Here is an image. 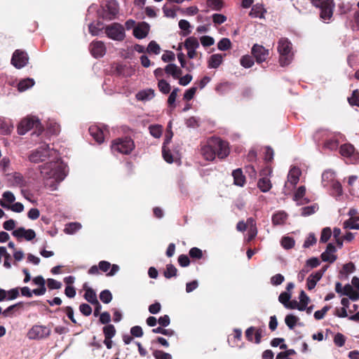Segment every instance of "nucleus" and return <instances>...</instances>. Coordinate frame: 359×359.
<instances>
[{
    "instance_id": "nucleus-1",
    "label": "nucleus",
    "mask_w": 359,
    "mask_h": 359,
    "mask_svg": "<svg viewBox=\"0 0 359 359\" xmlns=\"http://www.w3.org/2000/svg\"><path fill=\"white\" fill-rule=\"evenodd\" d=\"M28 160L32 163H39L49 160L48 162L39 166L41 175L46 180V186L51 191L56 190L58 184L67 176V166L59 158L57 150L49 144L42 143L36 149L32 150L28 155Z\"/></svg>"
},
{
    "instance_id": "nucleus-2",
    "label": "nucleus",
    "mask_w": 359,
    "mask_h": 359,
    "mask_svg": "<svg viewBox=\"0 0 359 359\" xmlns=\"http://www.w3.org/2000/svg\"><path fill=\"white\" fill-rule=\"evenodd\" d=\"M201 154L207 161H212L216 155L220 158L226 157L229 154L228 143L219 137H212L203 144Z\"/></svg>"
},
{
    "instance_id": "nucleus-3",
    "label": "nucleus",
    "mask_w": 359,
    "mask_h": 359,
    "mask_svg": "<svg viewBox=\"0 0 359 359\" xmlns=\"http://www.w3.org/2000/svg\"><path fill=\"white\" fill-rule=\"evenodd\" d=\"M134 148V142L129 137L118 138L111 145V149L114 154L116 152L122 154H128Z\"/></svg>"
},
{
    "instance_id": "nucleus-4",
    "label": "nucleus",
    "mask_w": 359,
    "mask_h": 359,
    "mask_svg": "<svg viewBox=\"0 0 359 359\" xmlns=\"http://www.w3.org/2000/svg\"><path fill=\"white\" fill-rule=\"evenodd\" d=\"M292 44L285 38H282L278 41V50L280 53V63L281 66H286L290 64L292 58L291 53Z\"/></svg>"
},
{
    "instance_id": "nucleus-5",
    "label": "nucleus",
    "mask_w": 359,
    "mask_h": 359,
    "mask_svg": "<svg viewBox=\"0 0 359 359\" xmlns=\"http://www.w3.org/2000/svg\"><path fill=\"white\" fill-rule=\"evenodd\" d=\"M104 33L108 38L116 41H122L126 38L124 27L118 22H113L104 27Z\"/></svg>"
},
{
    "instance_id": "nucleus-6",
    "label": "nucleus",
    "mask_w": 359,
    "mask_h": 359,
    "mask_svg": "<svg viewBox=\"0 0 359 359\" xmlns=\"http://www.w3.org/2000/svg\"><path fill=\"white\" fill-rule=\"evenodd\" d=\"M50 329L45 325H35L27 332V337L32 340H40L49 337Z\"/></svg>"
},
{
    "instance_id": "nucleus-7",
    "label": "nucleus",
    "mask_w": 359,
    "mask_h": 359,
    "mask_svg": "<svg viewBox=\"0 0 359 359\" xmlns=\"http://www.w3.org/2000/svg\"><path fill=\"white\" fill-rule=\"evenodd\" d=\"M40 122L35 117H26L23 118L18 126V133L20 135L26 134L32 128H36L40 130Z\"/></svg>"
},
{
    "instance_id": "nucleus-8",
    "label": "nucleus",
    "mask_w": 359,
    "mask_h": 359,
    "mask_svg": "<svg viewBox=\"0 0 359 359\" xmlns=\"http://www.w3.org/2000/svg\"><path fill=\"white\" fill-rule=\"evenodd\" d=\"M29 57L25 51L16 50L12 56L11 64L18 69L24 67L28 62Z\"/></svg>"
},
{
    "instance_id": "nucleus-9",
    "label": "nucleus",
    "mask_w": 359,
    "mask_h": 359,
    "mask_svg": "<svg viewBox=\"0 0 359 359\" xmlns=\"http://www.w3.org/2000/svg\"><path fill=\"white\" fill-rule=\"evenodd\" d=\"M12 235L20 241L22 239L30 241L36 237V233L33 229H26L24 227H19L13 230Z\"/></svg>"
},
{
    "instance_id": "nucleus-10",
    "label": "nucleus",
    "mask_w": 359,
    "mask_h": 359,
    "mask_svg": "<svg viewBox=\"0 0 359 359\" xmlns=\"http://www.w3.org/2000/svg\"><path fill=\"white\" fill-rule=\"evenodd\" d=\"M340 153L344 157L349 158L351 163H355L359 158L358 154L355 151L354 147L350 144L341 145Z\"/></svg>"
},
{
    "instance_id": "nucleus-11",
    "label": "nucleus",
    "mask_w": 359,
    "mask_h": 359,
    "mask_svg": "<svg viewBox=\"0 0 359 359\" xmlns=\"http://www.w3.org/2000/svg\"><path fill=\"white\" fill-rule=\"evenodd\" d=\"M92 55L95 58L102 57L106 53V46L101 41H94L89 46Z\"/></svg>"
},
{
    "instance_id": "nucleus-12",
    "label": "nucleus",
    "mask_w": 359,
    "mask_h": 359,
    "mask_svg": "<svg viewBox=\"0 0 359 359\" xmlns=\"http://www.w3.org/2000/svg\"><path fill=\"white\" fill-rule=\"evenodd\" d=\"M334 7L333 0H327L324 5L318 7L320 8V17L323 21L327 22L331 19Z\"/></svg>"
},
{
    "instance_id": "nucleus-13",
    "label": "nucleus",
    "mask_w": 359,
    "mask_h": 359,
    "mask_svg": "<svg viewBox=\"0 0 359 359\" xmlns=\"http://www.w3.org/2000/svg\"><path fill=\"white\" fill-rule=\"evenodd\" d=\"M252 54L256 59L257 62L261 63L267 59L269 52L264 46L255 44L252 48Z\"/></svg>"
},
{
    "instance_id": "nucleus-14",
    "label": "nucleus",
    "mask_w": 359,
    "mask_h": 359,
    "mask_svg": "<svg viewBox=\"0 0 359 359\" xmlns=\"http://www.w3.org/2000/svg\"><path fill=\"white\" fill-rule=\"evenodd\" d=\"M172 135H173L172 132L170 130H168L166 136H165V139L164 140L163 147H162L163 157L164 160L169 163H171L174 161V158H173L172 155L171 154L170 150L167 149V144H168L170 142Z\"/></svg>"
},
{
    "instance_id": "nucleus-15",
    "label": "nucleus",
    "mask_w": 359,
    "mask_h": 359,
    "mask_svg": "<svg viewBox=\"0 0 359 359\" xmlns=\"http://www.w3.org/2000/svg\"><path fill=\"white\" fill-rule=\"evenodd\" d=\"M8 183L11 187H25L27 185V182L23 175L20 172H13L9 175Z\"/></svg>"
},
{
    "instance_id": "nucleus-16",
    "label": "nucleus",
    "mask_w": 359,
    "mask_h": 359,
    "mask_svg": "<svg viewBox=\"0 0 359 359\" xmlns=\"http://www.w3.org/2000/svg\"><path fill=\"white\" fill-rule=\"evenodd\" d=\"M149 25L145 22H142L139 23L134 29H133V35L135 38L138 39H142L149 34Z\"/></svg>"
},
{
    "instance_id": "nucleus-17",
    "label": "nucleus",
    "mask_w": 359,
    "mask_h": 359,
    "mask_svg": "<svg viewBox=\"0 0 359 359\" xmlns=\"http://www.w3.org/2000/svg\"><path fill=\"white\" fill-rule=\"evenodd\" d=\"M336 248L332 243H329L327 245L326 250L321 254V259L323 262L333 263L337 259V256L334 255Z\"/></svg>"
},
{
    "instance_id": "nucleus-18",
    "label": "nucleus",
    "mask_w": 359,
    "mask_h": 359,
    "mask_svg": "<svg viewBox=\"0 0 359 359\" xmlns=\"http://www.w3.org/2000/svg\"><path fill=\"white\" fill-rule=\"evenodd\" d=\"M118 13V4L115 0H110L106 4V18L114 19Z\"/></svg>"
},
{
    "instance_id": "nucleus-19",
    "label": "nucleus",
    "mask_w": 359,
    "mask_h": 359,
    "mask_svg": "<svg viewBox=\"0 0 359 359\" xmlns=\"http://www.w3.org/2000/svg\"><path fill=\"white\" fill-rule=\"evenodd\" d=\"M300 175V169L296 166L292 167L289 171L287 175V182L285 185L289 183L292 187H294L299 182Z\"/></svg>"
},
{
    "instance_id": "nucleus-20",
    "label": "nucleus",
    "mask_w": 359,
    "mask_h": 359,
    "mask_svg": "<svg viewBox=\"0 0 359 359\" xmlns=\"http://www.w3.org/2000/svg\"><path fill=\"white\" fill-rule=\"evenodd\" d=\"M327 267L323 270L316 271L309 276L307 278V287L309 290H312L316 287L317 282L321 279Z\"/></svg>"
},
{
    "instance_id": "nucleus-21",
    "label": "nucleus",
    "mask_w": 359,
    "mask_h": 359,
    "mask_svg": "<svg viewBox=\"0 0 359 359\" xmlns=\"http://www.w3.org/2000/svg\"><path fill=\"white\" fill-rule=\"evenodd\" d=\"M15 201L14 194L10 191H6L3 193L2 199L0 201V205L4 208H10V204Z\"/></svg>"
},
{
    "instance_id": "nucleus-22",
    "label": "nucleus",
    "mask_w": 359,
    "mask_h": 359,
    "mask_svg": "<svg viewBox=\"0 0 359 359\" xmlns=\"http://www.w3.org/2000/svg\"><path fill=\"white\" fill-rule=\"evenodd\" d=\"M335 180V172L332 170H325L322 175V184L324 187L332 185Z\"/></svg>"
},
{
    "instance_id": "nucleus-23",
    "label": "nucleus",
    "mask_w": 359,
    "mask_h": 359,
    "mask_svg": "<svg viewBox=\"0 0 359 359\" xmlns=\"http://www.w3.org/2000/svg\"><path fill=\"white\" fill-rule=\"evenodd\" d=\"M306 193V188L304 186H301L298 188L294 196V200L297 202V205L308 203L309 199L304 198Z\"/></svg>"
},
{
    "instance_id": "nucleus-24",
    "label": "nucleus",
    "mask_w": 359,
    "mask_h": 359,
    "mask_svg": "<svg viewBox=\"0 0 359 359\" xmlns=\"http://www.w3.org/2000/svg\"><path fill=\"white\" fill-rule=\"evenodd\" d=\"M89 133L94 140L99 144L104 141V132L99 127L92 126L89 128Z\"/></svg>"
},
{
    "instance_id": "nucleus-25",
    "label": "nucleus",
    "mask_w": 359,
    "mask_h": 359,
    "mask_svg": "<svg viewBox=\"0 0 359 359\" xmlns=\"http://www.w3.org/2000/svg\"><path fill=\"white\" fill-rule=\"evenodd\" d=\"M83 289L85 290V299L92 304H98V300L95 291L92 288L88 287L87 283L83 285Z\"/></svg>"
},
{
    "instance_id": "nucleus-26",
    "label": "nucleus",
    "mask_w": 359,
    "mask_h": 359,
    "mask_svg": "<svg viewBox=\"0 0 359 359\" xmlns=\"http://www.w3.org/2000/svg\"><path fill=\"white\" fill-rule=\"evenodd\" d=\"M164 71L167 74L171 75L175 79H179L182 74L181 69L175 64L168 65L165 67Z\"/></svg>"
},
{
    "instance_id": "nucleus-27",
    "label": "nucleus",
    "mask_w": 359,
    "mask_h": 359,
    "mask_svg": "<svg viewBox=\"0 0 359 359\" xmlns=\"http://www.w3.org/2000/svg\"><path fill=\"white\" fill-rule=\"evenodd\" d=\"M265 13L266 10L264 9L263 5L261 4H256L252 7L249 15L252 18H264Z\"/></svg>"
},
{
    "instance_id": "nucleus-28",
    "label": "nucleus",
    "mask_w": 359,
    "mask_h": 359,
    "mask_svg": "<svg viewBox=\"0 0 359 359\" xmlns=\"http://www.w3.org/2000/svg\"><path fill=\"white\" fill-rule=\"evenodd\" d=\"M13 128V124L10 120H6L5 118L0 117V133L8 134Z\"/></svg>"
},
{
    "instance_id": "nucleus-29",
    "label": "nucleus",
    "mask_w": 359,
    "mask_h": 359,
    "mask_svg": "<svg viewBox=\"0 0 359 359\" xmlns=\"http://www.w3.org/2000/svg\"><path fill=\"white\" fill-rule=\"evenodd\" d=\"M223 62V55L221 54H213L208 60V67L217 69Z\"/></svg>"
},
{
    "instance_id": "nucleus-30",
    "label": "nucleus",
    "mask_w": 359,
    "mask_h": 359,
    "mask_svg": "<svg viewBox=\"0 0 359 359\" xmlns=\"http://www.w3.org/2000/svg\"><path fill=\"white\" fill-rule=\"evenodd\" d=\"M287 219V213L284 211H279L273 215L272 223L273 225H282L285 224Z\"/></svg>"
},
{
    "instance_id": "nucleus-31",
    "label": "nucleus",
    "mask_w": 359,
    "mask_h": 359,
    "mask_svg": "<svg viewBox=\"0 0 359 359\" xmlns=\"http://www.w3.org/2000/svg\"><path fill=\"white\" fill-rule=\"evenodd\" d=\"M155 95L154 90L152 89H146L138 92L136 98L141 101H148L151 100Z\"/></svg>"
},
{
    "instance_id": "nucleus-32",
    "label": "nucleus",
    "mask_w": 359,
    "mask_h": 359,
    "mask_svg": "<svg viewBox=\"0 0 359 359\" xmlns=\"http://www.w3.org/2000/svg\"><path fill=\"white\" fill-rule=\"evenodd\" d=\"M232 176L233 177L234 184L243 187L245 184V176L243 175V172L241 169H236L233 171Z\"/></svg>"
},
{
    "instance_id": "nucleus-33",
    "label": "nucleus",
    "mask_w": 359,
    "mask_h": 359,
    "mask_svg": "<svg viewBox=\"0 0 359 359\" xmlns=\"http://www.w3.org/2000/svg\"><path fill=\"white\" fill-rule=\"evenodd\" d=\"M332 196L336 198V200H339V198L343 194V189L341 184L338 182H334L332 185Z\"/></svg>"
},
{
    "instance_id": "nucleus-34",
    "label": "nucleus",
    "mask_w": 359,
    "mask_h": 359,
    "mask_svg": "<svg viewBox=\"0 0 359 359\" xmlns=\"http://www.w3.org/2000/svg\"><path fill=\"white\" fill-rule=\"evenodd\" d=\"M34 85V81L32 79H25L18 83V88L20 92H23L32 88Z\"/></svg>"
},
{
    "instance_id": "nucleus-35",
    "label": "nucleus",
    "mask_w": 359,
    "mask_h": 359,
    "mask_svg": "<svg viewBox=\"0 0 359 359\" xmlns=\"http://www.w3.org/2000/svg\"><path fill=\"white\" fill-rule=\"evenodd\" d=\"M257 186L262 192L265 193L269 191L271 188V183L269 178L263 177L259 179L257 183Z\"/></svg>"
},
{
    "instance_id": "nucleus-36",
    "label": "nucleus",
    "mask_w": 359,
    "mask_h": 359,
    "mask_svg": "<svg viewBox=\"0 0 359 359\" xmlns=\"http://www.w3.org/2000/svg\"><path fill=\"white\" fill-rule=\"evenodd\" d=\"M184 46L187 50H196L199 47V42L196 38L191 36L185 40Z\"/></svg>"
},
{
    "instance_id": "nucleus-37",
    "label": "nucleus",
    "mask_w": 359,
    "mask_h": 359,
    "mask_svg": "<svg viewBox=\"0 0 359 359\" xmlns=\"http://www.w3.org/2000/svg\"><path fill=\"white\" fill-rule=\"evenodd\" d=\"M102 24L99 22L95 23L92 22L88 26L89 32L93 36H98L102 33V29H104V27H101Z\"/></svg>"
},
{
    "instance_id": "nucleus-38",
    "label": "nucleus",
    "mask_w": 359,
    "mask_h": 359,
    "mask_svg": "<svg viewBox=\"0 0 359 359\" xmlns=\"http://www.w3.org/2000/svg\"><path fill=\"white\" fill-rule=\"evenodd\" d=\"M81 228V224L79 222H71L66 224L64 231L67 234H73Z\"/></svg>"
},
{
    "instance_id": "nucleus-39",
    "label": "nucleus",
    "mask_w": 359,
    "mask_h": 359,
    "mask_svg": "<svg viewBox=\"0 0 359 359\" xmlns=\"http://www.w3.org/2000/svg\"><path fill=\"white\" fill-rule=\"evenodd\" d=\"M23 303L22 302H18L15 304H13L8 308H6L4 311H2V315L7 317H13L14 316V311L16 309L20 308L22 306Z\"/></svg>"
},
{
    "instance_id": "nucleus-40",
    "label": "nucleus",
    "mask_w": 359,
    "mask_h": 359,
    "mask_svg": "<svg viewBox=\"0 0 359 359\" xmlns=\"http://www.w3.org/2000/svg\"><path fill=\"white\" fill-rule=\"evenodd\" d=\"M359 220V217L356 219L351 218L349 219L346 220L344 224V229H359V223L358 221Z\"/></svg>"
},
{
    "instance_id": "nucleus-41",
    "label": "nucleus",
    "mask_w": 359,
    "mask_h": 359,
    "mask_svg": "<svg viewBox=\"0 0 359 359\" xmlns=\"http://www.w3.org/2000/svg\"><path fill=\"white\" fill-rule=\"evenodd\" d=\"M299 305L300 308H299V311H305L306 307L307 306L309 302V297L304 292V291L302 290L299 294Z\"/></svg>"
},
{
    "instance_id": "nucleus-42",
    "label": "nucleus",
    "mask_w": 359,
    "mask_h": 359,
    "mask_svg": "<svg viewBox=\"0 0 359 359\" xmlns=\"http://www.w3.org/2000/svg\"><path fill=\"white\" fill-rule=\"evenodd\" d=\"M318 209V206L316 204H313V205H311L309 206H306L301 209V210H302L301 215L304 217L309 216V215L313 214L314 212H316Z\"/></svg>"
},
{
    "instance_id": "nucleus-43",
    "label": "nucleus",
    "mask_w": 359,
    "mask_h": 359,
    "mask_svg": "<svg viewBox=\"0 0 359 359\" xmlns=\"http://www.w3.org/2000/svg\"><path fill=\"white\" fill-rule=\"evenodd\" d=\"M298 320H299V318L297 316H295L292 314H290V315L286 316V317L285 318V324L287 325V326L290 330H292L295 327Z\"/></svg>"
},
{
    "instance_id": "nucleus-44",
    "label": "nucleus",
    "mask_w": 359,
    "mask_h": 359,
    "mask_svg": "<svg viewBox=\"0 0 359 359\" xmlns=\"http://www.w3.org/2000/svg\"><path fill=\"white\" fill-rule=\"evenodd\" d=\"M103 332L105 338H113L116 334V329L113 325L109 324L103 327Z\"/></svg>"
},
{
    "instance_id": "nucleus-45",
    "label": "nucleus",
    "mask_w": 359,
    "mask_h": 359,
    "mask_svg": "<svg viewBox=\"0 0 359 359\" xmlns=\"http://www.w3.org/2000/svg\"><path fill=\"white\" fill-rule=\"evenodd\" d=\"M231 41L227 38L222 39L217 43V48L220 50H227L231 48Z\"/></svg>"
},
{
    "instance_id": "nucleus-46",
    "label": "nucleus",
    "mask_w": 359,
    "mask_h": 359,
    "mask_svg": "<svg viewBox=\"0 0 359 359\" xmlns=\"http://www.w3.org/2000/svg\"><path fill=\"white\" fill-rule=\"evenodd\" d=\"M147 51L149 53H154L155 55H158L160 53L161 48L160 46L155 41H151L148 45Z\"/></svg>"
},
{
    "instance_id": "nucleus-47",
    "label": "nucleus",
    "mask_w": 359,
    "mask_h": 359,
    "mask_svg": "<svg viewBox=\"0 0 359 359\" xmlns=\"http://www.w3.org/2000/svg\"><path fill=\"white\" fill-rule=\"evenodd\" d=\"M100 299L104 304H109L112 299V294L109 290H104L100 292Z\"/></svg>"
},
{
    "instance_id": "nucleus-48",
    "label": "nucleus",
    "mask_w": 359,
    "mask_h": 359,
    "mask_svg": "<svg viewBox=\"0 0 359 359\" xmlns=\"http://www.w3.org/2000/svg\"><path fill=\"white\" fill-rule=\"evenodd\" d=\"M150 134L155 138H158L162 134V127L158 125L150 126L149 128Z\"/></svg>"
},
{
    "instance_id": "nucleus-49",
    "label": "nucleus",
    "mask_w": 359,
    "mask_h": 359,
    "mask_svg": "<svg viewBox=\"0 0 359 359\" xmlns=\"http://www.w3.org/2000/svg\"><path fill=\"white\" fill-rule=\"evenodd\" d=\"M158 87L159 90L164 94H168L170 90V84L164 79L158 81Z\"/></svg>"
},
{
    "instance_id": "nucleus-50",
    "label": "nucleus",
    "mask_w": 359,
    "mask_h": 359,
    "mask_svg": "<svg viewBox=\"0 0 359 359\" xmlns=\"http://www.w3.org/2000/svg\"><path fill=\"white\" fill-rule=\"evenodd\" d=\"M177 271V269L172 264H168L166 266V269L164 271V276L166 278H170L176 276Z\"/></svg>"
},
{
    "instance_id": "nucleus-51",
    "label": "nucleus",
    "mask_w": 359,
    "mask_h": 359,
    "mask_svg": "<svg viewBox=\"0 0 359 359\" xmlns=\"http://www.w3.org/2000/svg\"><path fill=\"white\" fill-rule=\"evenodd\" d=\"M153 356L155 359H172V355L161 350H154L153 351Z\"/></svg>"
},
{
    "instance_id": "nucleus-52",
    "label": "nucleus",
    "mask_w": 359,
    "mask_h": 359,
    "mask_svg": "<svg viewBox=\"0 0 359 359\" xmlns=\"http://www.w3.org/2000/svg\"><path fill=\"white\" fill-rule=\"evenodd\" d=\"M281 245L285 249H291L294 245V241L291 237L285 236L281 239Z\"/></svg>"
},
{
    "instance_id": "nucleus-53",
    "label": "nucleus",
    "mask_w": 359,
    "mask_h": 359,
    "mask_svg": "<svg viewBox=\"0 0 359 359\" xmlns=\"http://www.w3.org/2000/svg\"><path fill=\"white\" fill-rule=\"evenodd\" d=\"M241 65L245 68H250L254 65V60L250 55H244L241 58Z\"/></svg>"
},
{
    "instance_id": "nucleus-54",
    "label": "nucleus",
    "mask_w": 359,
    "mask_h": 359,
    "mask_svg": "<svg viewBox=\"0 0 359 359\" xmlns=\"http://www.w3.org/2000/svg\"><path fill=\"white\" fill-rule=\"evenodd\" d=\"M317 240L316 238V236L313 233H310L308 236V237L306 238L303 247L305 248H309L311 246L316 244Z\"/></svg>"
},
{
    "instance_id": "nucleus-55",
    "label": "nucleus",
    "mask_w": 359,
    "mask_h": 359,
    "mask_svg": "<svg viewBox=\"0 0 359 359\" xmlns=\"http://www.w3.org/2000/svg\"><path fill=\"white\" fill-rule=\"evenodd\" d=\"M332 236V231L330 227H325L322 230L320 236V242L326 243Z\"/></svg>"
},
{
    "instance_id": "nucleus-56",
    "label": "nucleus",
    "mask_w": 359,
    "mask_h": 359,
    "mask_svg": "<svg viewBox=\"0 0 359 359\" xmlns=\"http://www.w3.org/2000/svg\"><path fill=\"white\" fill-rule=\"evenodd\" d=\"M152 332L154 333L162 334H164L165 336H169V337L172 336L175 334V332L172 330L164 329L161 327H158L154 328L152 330Z\"/></svg>"
},
{
    "instance_id": "nucleus-57",
    "label": "nucleus",
    "mask_w": 359,
    "mask_h": 359,
    "mask_svg": "<svg viewBox=\"0 0 359 359\" xmlns=\"http://www.w3.org/2000/svg\"><path fill=\"white\" fill-rule=\"evenodd\" d=\"M6 300L8 301L15 299L19 296L18 287L11 289L10 290L6 291Z\"/></svg>"
},
{
    "instance_id": "nucleus-58",
    "label": "nucleus",
    "mask_w": 359,
    "mask_h": 359,
    "mask_svg": "<svg viewBox=\"0 0 359 359\" xmlns=\"http://www.w3.org/2000/svg\"><path fill=\"white\" fill-rule=\"evenodd\" d=\"M290 299H291V294L288 292H283L280 293V294L278 297L279 302L281 304H283L285 307L287 304V303L289 302Z\"/></svg>"
},
{
    "instance_id": "nucleus-59",
    "label": "nucleus",
    "mask_w": 359,
    "mask_h": 359,
    "mask_svg": "<svg viewBox=\"0 0 359 359\" xmlns=\"http://www.w3.org/2000/svg\"><path fill=\"white\" fill-rule=\"evenodd\" d=\"M348 100L350 104L359 107V90H354L353 92L352 96Z\"/></svg>"
},
{
    "instance_id": "nucleus-60",
    "label": "nucleus",
    "mask_w": 359,
    "mask_h": 359,
    "mask_svg": "<svg viewBox=\"0 0 359 359\" xmlns=\"http://www.w3.org/2000/svg\"><path fill=\"white\" fill-rule=\"evenodd\" d=\"M48 287L50 290L60 289L62 283L55 279L48 278L47 280Z\"/></svg>"
},
{
    "instance_id": "nucleus-61",
    "label": "nucleus",
    "mask_w": 359,
    "mask_h": 359,
    "mask_svg": "<svg viewBox=\"0 0 359 359\" xmlns=\"http://www.w3.org/2000/svg\"><path fill=\"white\" fill-rule=\"evenodd\" d=\"M190 23L186 20H180L179 22V27L185 32V35L191 33Z\"/></svg>"
},
{
    "instance_id": "nucleus-62",
    "label": "nucleus",
    "mask_w": 359,
    "mask_h": 359,
    "mask_svg": "<svg viewBox=\"0 0 359 359\" xmlns=\"http://www.w3.org/2000/svg\"><path fill=\"white\" fill-rule=\"evenodd\" d=\"M200 41L204 47L210 46L215 43L214 39L210 36H201Z\"/></svg>"
},
{
    "instance_id": "nucleus-63",
    "label": "nucleus",
    "mask_w": 359,
    "mask_h": 359,
    "mask_svg": "<svg viewBox=\"0 0 359 359\" xmlns=\"http://www.w3.org/2000/svg\"><path fill=\"white\" fill-rule=\"evenodd\" d=\"M330 306H325L321 310L316 311L314 313V318L316 320H321L324 318L326 313L329 311Z\"/></svg>"
},
{
    "instance_id": "nucleus-64",
    "label": "nucleus",
    "mask_w": 359,
    "mask_h": 359,
    "mask_svg": "<svg viewBox=\"0 0 359 359\" xmlns=\"http://www.w3.org/2000/svg\"><path fill=\"white\" fill-rule=\"evenodd\" d=\"M130 334L135 337H142L144 333L140 326L135 325L131 327Z\"/></svg>"
}]
</instances>
